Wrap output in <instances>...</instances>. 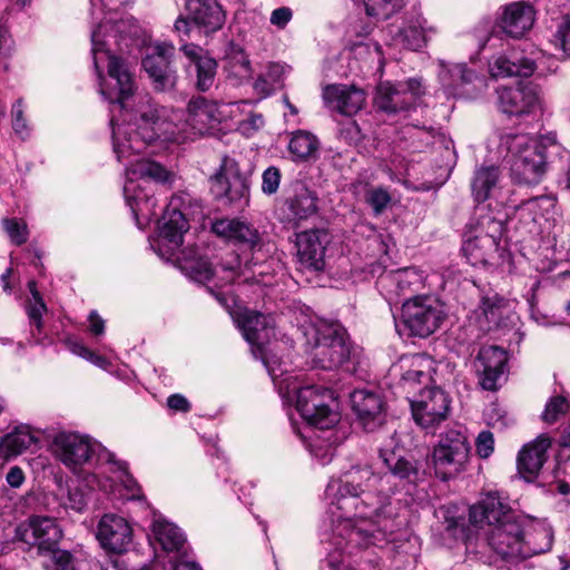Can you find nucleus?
I'll return each mask as SVG.
<instances>
[{
    "instance_id": "obj_12",
    "label": "nucleus",
    "mask_w": 570,
    "mask_h": 570,
    "mask_svg": "<svg viewBox=\"0 0 570 570\" xmlns=\"http://www.w3.org/2000/svg\"><path fill=\"white\" fill-rule=\"evenodd\" d=\"M334 401V392L330 389L304 386L297 392L296 409L308 424L330 430L338 422V413L331 409Z\"/></svg>"
},
{
    "instance_id": "obj_7",
    "label": "nucleus",
    "mask_w": 570,
    "mask_h": 570,
    "mask_svg": "<svg viewBox=\"0 0 570 570\" xmlns=\"http://www.w3.org/2000/svg\"><path fill=\"white\" fill-rule=\"evenodd\" d=\"M553 531L546 521H532L525 528L519 523L498 527L489 537V546L503 559L517 561L550 551Z\"/></svg>"
},
{
    "instance_id": "obj_2",
    "label": "nucleus",
    "mask_w": 570,
    "mask_h": 570,
    "mask_svg": "<svg viewBox=\"0 0 570 570\" xmlns=\"http://www.w3.org/2000/svg\"><path fill=\"white\" fill-rule=\"evenodd\" d=\"M387 476L375 475L368 468H353L340 478L330 480L326 498L330 500L331 513L336 522L334 533L341 538L336 544L352 553L354 548L370 544L381 546L394 541L397 523L386 514L387 495L373 501L370 492L377 483L381 492Z\"/></svg>"
},
{
    "instance_id": "obj_6",
    "label": "nucleus",
    "mask_w": 570,
    "mask_h": 570,
    "mask_svg": "<svg viewBox=\"0 0 570 570\" xmlns=\"http://www.w3.org/2000/svg\"><path fill=\"white\" fill-rule=\"evenodd\" d=\"M499 150L504 153L515 184L532 186L543 179L548 160L546 146L538 137L523 132L504 134L500 138Z\"/></svg>"
},
{
    "instance_id": "obj_8",
    "label": "nucleus",
    "mask_w": 570,
    "mask_h": 570,
    "mask_svg": "<svg viewBox=\"0 0 570 570\" xmlns=\"http://www.w3.org/2000/svg\"><path fill=\"white\" fill-rule=\"evenodd\" d=\"M302 332L312 346V362L323 370H334L350 357V344L345 331L325 320H309L302 325Z\"/></svg>"
},
{
    "instance_id": "obj_42",
    "label": "nucleus",
    "mask_w": 570,
    "mask_h": 570,
    "mask_svg": "<svg viewBox=\"0 0 570 570\" xmlns=\"http://www.w3.org/2000/svg\"><path fill=\"white\" fill-rule=\"evenodd\" d=\"M28 287L32 295V299L29 301V303L27 304V314L31 327V336L35 343H41L42 340L38 335H36V331L39 333L41 331L42 315L47 311V307L39 292L37 291L36 282H29Z\"/></svg>"
},
{
    "instance_id": "obj_10",
    "label": "nucleus",
    "mask_w": 570,
    "mask_h": 570,
    "mask_svg": "<svg viewBox=\"0 0 570 570\" xmlns=\"http://www.w3.org/2000/svg\"><path fill=\"white\" fill-rule=\"evenodd\" d=\"M470 444L462 429H450L440 435L432 453L435 475L443 481L458 476L466 469Z\"/></svg>"
},
{
    "instance_id": "obj_16",
    "label": "nucleus",
    "mask_w": 570,
    "mask_h": 570,
    "mask_svg": "<svg viewBox=\"0 0 570 570\" xmlns=\"http://www.w3.org/2000/svg\"><path fill=\"white\" fill-rule=\"evenodd\" d=\"M330 243L331 236L324 228H313L296 234L295 257L298 267L307 272L323 271Z\"/></svg>"
},
{
    "instance_id": "obj_51",
    "label": "nucleus",
    "mask_w": 570,
    "mask_h": 570,
    "mask_svg": "<svg viewBox=\"0 0 570 570\" xmlns=\"http://www.w3.org/2000/svg\"><path fill=\"white\" fill-rule=\"evenodd\" d=\"M88 499L86 493L79 488L69 489L65 507L76 512H81L87 507Z\"/></svg>"
},
{
    "instance_id": "obj_1",
    "label": "nucleus",
    "mask_w": 570,
    "mask_h": 570,
    "mask_svg": "<svg viewBox=\"0 0 570 570\" xmlns=\"http://www.w3.org/2000/svg\"><path fill=\"white\" fill-rule=\"evenodd\" d=\"M126 114L121 124H116L115 115L110 119L114 151L120 158L132 153L157 154L168 144L210 134L222 120L217 104L205 98L189 101L184 121L181 112L159 107L147 96H140L135 110Z\"/></svg>"
},
{
    "instance_id": "obj_50",
    "label": "nucleus",
    "mask_w": 570,
    "mask_h": 570,
    "mask_svg": "<svg viewBox=\"0 0 570 570\" xmlns=\"http://www.w3.org/2000/svg\"><path fill=\"white\" fill-rule=\"evenodd\" d=\"M51 559L50 564L46 567L51 570H76L75 561L72 556L66 550H59L58 548L55 551L50 552Z\"/></svg>"
},
{
    "instance_id": "obj_53",
    "label": "nucleus",
    "mask_w": 570,
    "mask_h": 570,
    "mask_svg": "<svg viewBox=\"0 0 570 570\" xmlns=\"http://www.w3.org/2000/svg\"><path fill=\"white\" fill-rule=\"evenodd\" d=\"M12 127L17 135L24 139L29 135V128L26 119L23 118L22 102L19 100L12 107Z\"/></svg>"
},
{
    "instance_id": "obj_33",
    "label": "nucleus",
    "mask_w": 570,
    "mask_h": 570,
    "mask_svg": "<svg viewBox=\"0 0 570 570\" xmlns=\"http://www.w3.org/2000/svg\"><path fill=\"white\" fill-rule=\"evenodd\" d=\"M534 19L535 13L531 6L514 2L504 9L500 27L508 36L521 38L533 27Z\"/></svg>"
},
{
    "instance_id": "obj_19",
    "label": "nucleus",
    "mask_w": 570,
    "mask_h": 570,
    "mask_svg": "<svg viewBox=\"0 0 570 570\" xmlns=\"http://www.w3.org/2000/svg\"><path fill=\"white\" fill-rule=\"evenodd\" d=\"M212 191L217 198H226L229 203L247 202L249 186L247 178L240 174L235 159L224 157L219 169L212 176Z\"/></svg>"
},
{
    "instance_id": "obj_45",
    "label": "nucleus",
    "mask_w": 570,
    "mask_h": 570,
    "mask_svg": "<svg viewBox=\"0 0 570 570\" xmlns=\"http://www.w3.org/2000/svg\"><path fill=\"white\" fill-rule=\"evenodd\" d=\"M400 41L409 49L417 50L426 42V33L421 24H410L399 33Z\"/></svg>"
},
{
    "instance_id": "obj_13",
    "label": "nucleus",
    "mask_w": 570,
    "mask_h": 570,
    "mask_svg": "<svg viewBox=\"0 0 570 570\" xmlns=\"http://www.w3.org/2000/svg\"><path fill=\"white\" fill-rule=\"evenodd\" d=\"M62 529L55 518L33 514L21 521L14 530V540L36 548L38 554H48L58 548Z\"/></svg>"
},
{
    "instance_id": "obj_29",
    "label": "nucleus",
    "mask_w": 570,
    "mask_h": 570,
    "mask_svg": "<svg viewBox=\"0 0 570 570\" xmlns=\"http://www.w3.org/2000/svg\"><path fill=\"white\" fill-rule=\"evenodd\" d=\"M433 360L425 354H413L401 358L400 367L403 371L401 384L404 390L415 392L419 385H428L432 381L434 371Z\"/></svg>"
},
{
    "instance_id": "obj_4",
    "label": "nucleus",
    "mask_w": 570,
    "mask_h": 570,
    "mask_svg": "<svg viewBox=\"0 0 570 570\" xmlns=\"http://www.w3.org/2000/svg\"><path fill=\"white\" fill-rule=\"evenodd\" d=\"M108 30L115 32L111 37L116 40L118 38L125 40L138 35V26L132 18L128 17L112 24L109 21L99 22L91 32L94 65L100 79L99 91L106 100L112 104V116L116 110L127 109L128 100L134 95L136 87L128 65L105 50L106 41L102 31Z\"/></svg>"
},
{
    "instance_id": "obj_36",
    "label": "nucleus",
    "mask_w": 570,
    "mask_h": 570,
    "mask_svg": "<svg viewBox=\"0 0 570 570\" xmlns=\"http://www.w3.org/2000/svg\"><path fill=\"white\" fill-rule=\"evenodd\" d=\"M37 441L29 426L21 425L0 441V459L8 461L28 450Z\"/></svg>"
},
{
    "instance_id": "obj_18",
    "label": "nucleus",
    "mask_w": 570,
    "mask_h": 570,
    "mask_svg": "<svg viewBox=\"0 0 570 570\" xmlns=\"http://www.w3.org/2000/svg\"><path fill=\"white\" fill-rule=\"evenodd\" d=\"M424 95V86L417 78L404 82H381L377 86L375 104L379 109L386 112H397L415 105Z\"/></svg>"
},
{
    "instance_id": "obj_54",
    "label": "nucleus",
    "mask_w": 570,
    "mask_h": 570,
    "mask_svg": "<svg viewBox=\"0 0 570 570\" xmlns=\"http://www.w3.org/2000/svg\"><path fill=\"white\" fill-rule=\"evenodd\" d=\"M560 49L570 56V16H567L563 22L559 26L554 36Z\"/></svg>"
},
{
    "instance_id": "obj_14",
    "label": "nucleus",
    "mask_w": 570,
    "mask_h": 570,
    "mask_svg": "<svg viewBox=\"0 0 570 570\" xmlns=\"http://www.w3.org/2000/svg\"><path fill=\"white\" fill-rule=\"evenodd\" d=\"M232 316L242 331L244 338L250 345L257 347L259 356L262 357L269 374L273 377L277 376L278 374L276 373L275 367L277 361L269 355V351L265 347V345L269 343L271 337L274 336L272 318L247 308H239L233 313Z\"/></svg>"
},
{
    "instance_id": "obj_38",
    "label": "nucleus",
    "mask_w": 570,
    "mask_h": 570,
    "mask_svg": "<svg viewBox=\"0 0 570 570\" xmlns=\"http://www.w3.org/2000/svg\"><path fill=\"white\" fill-rule=\"evenodd\" d=\"M535 63L529 58L510 59L505 56L497 57L489 67L490 73L493 78H505L512 76L529 77L533 73Z\"/></svg>"
},
{
    "instance_id": "obj_58",
    "label": "nucleus",
    "mask_w": 570,
    "mask_h": 570,
    "mask_svg": "<svg viewBox=\"0 0 570 570\" xmlns=\"http://www.w3.org/2000/svg\"><path fill=\"white\" fill-rule=\"evenodd\" d=\"M293 12L287 7L275 9L271 14V23L277 28H284L292 19Z\"/></svg>"
},
{
    "instance_id": "obj_34",
    "label": "nucleus",
    "mask_w": 570,
    "mask_h": 570,
    "mask_svg": "<svg viewBox=\"0 0 570 570\" xmlns=\"http://www.w3.org/2000/svg\"><path fill=\"white\" fill-rule=\"evenodd\" d=\"M181 50L196 67V88L200 91L209 90L215 83L217 61L193 43L184 45Z\"/></svg>"
},
{
    "instance_id": "obj_40",
    "label": "nucleus",
    "mask_w": 570,
    "mask_h": 570,
    "mask_svg": "<svg viewBox=\"0 0 570 570\" xmlns=\"http://www.w3.org/2000/svg\"><path fill=\"white\" fill-rule=\"evenodd\" d=\"M151 532L166 551H179L186 541L180 529L163 518L154 519Z\"/></svg>"
},
{
    "instance_id": "obj_3",
    "label": "nucleus",
    "mask_w": 570,
    "mask_h": 570,
    "mask_svg": "<svg viewBox=\"0 0 570 570\" xmlns=\"http://www.w3.org/2000/svg\"><path fill=\"white\" fill-rule=\"evenodd\" d=\"M188 229V223L180 210L167 209L157 235L150 239V246L159 257L173 261L178 268L191 281L215 286H223L244 277V282L255 281L254 275L247 276V267L236 272L234 265L224 264L219 268L213 267L203 249L199 247H185L179 250L183 244V235Z\"/></svg>"
},
{
    "instance_id": "obj_23",
    "label": "nucleus",
    "mask_w": 570,
    "mask_h": 570,
    "mask_svg": "<svg viewBox=\"0 0 570 570\" xmlns=\"http://www.w3.org/2000/svg\"><path fill=\"white\" fill-rule=\"evenodd\" d=\"M97 539L105 550L122 553L131 543L132 529L124 517L106 513L98 523Z\"/></svg>"
},
{
    "instance_id": "obj_32",
    "label": "nucleus",
    "mask_w": 570,
    "mask_h": 570,
    "mask_svg": "<svg viewBox=\"0 0 570 570\" xmlns=\"http://www.w3.org/2000/svg\"><path fill=\"white\" fill-rule=\"evenodd\" d=\"M510 313L509 303L498 294L482 297L473 312V318L482 332H489L503 324V318Z\"/></svg>"
},
{
    "instance_id": "obj_64",
    "label": "nucleus",
    "mask_w": 570,
    "mask_h": 570,
    "mask_svg": "<svg viewBox=\"0 0 570 570\" xmlns=\"http://www.w3.org/2000/svg\"><path fill=\"white\" fill-rule=\"evenodd\" d=\"M255 90L263 95H269L274 89V83L265 76L261 75L254 83Z\"/></svg>"
},
{
    "instance_id": "obj_62",
    "label": "nucleus",
    "mask_w": 570,
    "mask_h": 570,
    "mask_svg": "<svg viewBox=\"0 0 570 570\" xmlns=\"http://www.w3.org/2000/svg\"><path fill=\"white\" fill-rule=\"evenodd\" d=\"M394 0H363L368 16H379Z\"/></svg>"
},
{
    "instance_id": "obj_46",
    "label": "nucleus",
    "mask_w": 570,
    "mask_h": 570,
    "mask_svg": "<svg viewBox=\"0 0 570 570\" xmlns=\"http://www.w3.org/2000/svg\"><path fill=\"white\" fill-rule=\"evenodd\" d=\"M365 202L372 207L375 215H380L391 203V195L383 187H373L366 191Z\"/></svg>"
},
{
    "instance_id": "obj_63",
    "label": "nucleus",
    "mask_w": 570,
    "mask_h": 570,
    "mask_svg": "<svg viewBox=\"0 0 570 570\" xmlns=\"http://www.w3.org/2000/svg\"><path fill=\"white\" fill-rule=\"evenodd\" d=\"M66 344H67L68 348L70 350V352H72L73 354H76L85 360H87V357L91 356V351L77 340L68 338L66 341Z\"/></svg>"
},
{
    "instance_id": "obj_27",
    "label": "nucleus",
    "mask_w": 570,
    "mask_h": 570,
    "mask_svg": "<svg viewBox=\"0 0 570 570\" xmlns=\"http://www.w3.org/2000/svg\"><path fill=\"white\" fill-rule=\"evenodd\" d=\"M421 284V276L413 269L385 273L377 279V287L390 303L413 294Z\"/></svg>"
},
{
    "instance_id": "obj_43",
    "label": "nucleus",
    "mask_w": 570,
    "mask_h": 570,
    "mask_svg": "<svg viewBox=\"0 0 570 570\" xmlns=\"http://www.w3.org/2000/svg\"><path fill=\"white\" fill-rule=\"evenodd\" d=\"M226 71L229 78L239 82L249 80L253 75L250 61L247 55L239 48L232 49L227 56Z\"/></svg>"
},
{
    "instance_id": "obj_9",
    "label": "nucleus",
    "mask_w": 570,
    "mask_h": 570,
    "mask_svg": "<svg viewBox=\"0 0 570 570\" xmlns=\"http://www.w3.org/2000/svg\"><path fill=\"white\" fill-rule=\"evenodd\" d=\"M49 451L73 473H79L94 458L97 464L111 461V453L100 443L73 431H58L50 435Z\"/></svg>"
},
{
    "instance_id": "obj_57",
    "label": "nucleus",
    "mask_w": 570,
    "mask_h": 570,
    "mask_svg": "<svg viewBox=\"0 0 570 570\" xmlns=\"http://www.w3.org/2000/svg\"><path fill=\"white\" fill-rule=\"evenodd\" d=\"M543 205H549V206L552 205L551 199L548 197H544V196L531 198V199L523 202L520 205L519 209L521 212H527L529 214H533L534 215L533 219H535L538 209L541 208Z\"/></svg>"
},
{
    "instance_id": "obj_20",
    "label": "nucleus",
    "mask_w": 570,
    "mask_h": 570,
    "mask_svg": "<svg viewBox=\"0 0 570 570\" xmlns=\"http://www.w3.org/2000/svg\"><path fill=\"white\" fill-rule=\"evenodd\" d=\"M449 404V399L441 389H423L411 400L413 419L424 429L434 428L446 419Z\"/></svg>"
},
{
    "instance_id": "obj_15",
    "label": "nucleus",
    "mask_w": 570,
    "mask_h": 570,
    "mask_svg": "<svg viewBox=\"0 0 570 570\" xmlns=\"http://www.w3.org/2000/svg\"><path fill=\"white\" fill-rule=\"evenodd\" d=\"M501 230L499 220L487 217L466 232L462 250L472 265H485L495 257Z\"/></svg>"
},
{
    "instance_id": "obj_41",
    "label": "nucleus",
    "mask_w": 570,
    "mask_h": 570,
    "mask_svg": "<svg viewBox=\"0 0 570 570\" xmlns=\"http://www.w3.org/2000/svg\"><path fill=\"white\" fill-rule=\"evenodd\" d=\"M499 181V168L482 167L475 171L472 180V194L478 203L487 200L495 191Z\"/></svg>"
},
{
    "instance_id": "obj_52",
    "label": "nucleus",
    "mask_w": 570,
    "mask_h": 570,
    "mask_svg": "<svg viewBox=\"0 0 570 570\" xmlns=\"http://www.w3.org/2000/svg\"><path fill=\"white\" fill-rule=\"evenodd\" d=\"M475 448L480 458H489L494 450L493 434L489 431H482L476 438Z\"/></svg>"
},
{
    "instance_id": "obj_11",
    "label": "nucleus",
    "mask_w": 570,
    "mask_h": 570,
    "mask_svg": "<svg viewBox=\"0 0 570 570\" xmlns=\"http://www.w3.org/2000/svg\"><path fill=\"white\" fill-rule=\"evenodd\" d=\"M445 318L442 303L433 296L419 295L402 305V322L411 335L428 337Z\"/></svg>"
},
{
    "instance_id": "obj_22",
    "label": "nucleus",
    "mask_w": 570,
    "mask_h": 570,
    "mask_svg": "<svg viewBox=\"0 0 570 570\" xmlns=\"http://www.w3.org/2000/svg\"><path fill=\"white\" fill-rule=\"evenodd\" d=\"M470 521L478 527L492 525L493 529L488 538L498 527L517 523L513 521V512L509 503L497 492L487 493L478 504L471 507Z\"/></svg>"
},
{
    "instance_id": "obj_26",
    "label": "nucleus",
    "mask_w": 570,
    "mask_h": 570,
    "mask_svg": "<svg viewBox=\"0 0 570 570\" xmlns=\"http://www.w3.org/2000/svg\"><path fill=\"white\" fill-rule=\"evenodd\" d=\"M507 364L505 351L490 345L480 348L476 357V371L484 390L494 391L501 380Z\"/></svg>"
},
{
    "instance_id": "obj_59",
    "label": "nucleus",
    "mask_w": 570,
    "mask_h": 570,
    "mask_svg": "<svg viewBox=\"0 0 570 570\" xmlns=\"http://www.w3.org/2000/svg\"><path fill=\"white\" fill-rule=\"evenodd\" d=\"M83 482L90 489H101L109 491L112 489V484L109 479L101 480L97 473H87L83 478Z\"/></svg>"
},
{
    "instance_id": "obj_30",
    "label": "nucleus",
    "mask_w": 570,
    "mask_h": 570,
    "mask_svg": "<svg viewBox=\"0 0 570 570\" xmlns=\"http://www.w3.org/2000/svg\"><path fill=\"white\" fill-rule=\"evenodd\" d=\"M352 409L366 430H373L384 420V401L379 393L356 390L351 394Z\"/></svg>"
},
{
    "instance_id": "obj_35",
    "label": "nucleus",
    "mask_w": 570,
    "mask_h": 570,
    "mask_svg": "<svg viewBox=\"0 0 570 570\" xmlns=\"http://www.w3.org/2000/svg\"><path fill=\"white\" fill-rule=\"evenodd\" d=\"M286 206L291 219L304 220L316 214L317 196L304 184L296 183L293 186V195L286 200Z\"/></svg>"
},
{
    "instance_id": "obj_61",
    "label": "nucleus",
    "mask_w": 570,
    "mask_h": 570,
    "mask_svg": "<svg viewBox=\"0 0 570 570\" xmlns=\"http://www.w3.org/2000/svg\"><path fill=\"white\" fill-rule=\"evenodd\" d=\"M167 405L169 409L179 412H188L190 410V403L181 394H173L167 399Z\"/></svg>"
},
{
    "instance_id": "obj_48",
    "label": "nucleus",
    "mask_w": 570,
    "mask_h": 570,
    "mask_svg": "<svg viewBox=\"0 0 570 570\" xmlns=\"http://www.w3.org/2000/svg\"><path fill=\"white\" fill-rule=\"evenodd\" d=\"M105 463L110 465V471L117 470L120 473V481L124 483L125 488L131 492V498H136L135 491H139V487L134 478L128 473L127 464L125 462L116 461L112 453L111 461H105L102 464Z\"/></svg>"
},
{
    "instance_id": "obj_37",
    "label": "nucleus",
    "mask_w": 570,
    "mask_h": 570,
    "mask_svg": "<svg viewBox=\"0 0 570 570\" xmlns=\"http://www.w3.org/2000/svg\"><path fill=\"white\" fill-rule=\"evenodd\" d=\"M287 148L293 161L305 163L317 157L320 140L311 131L298 129L291 134Z\"/></svg>"
},
{
    "instance_id": "obj_44",
    "label": "nucleus",
    "mask_w": 570,
    "mask_h": 570,
    "mask_svg": "<svg viewBox=\"0 0 570 570\" xmlns=\"http://www.w3.org/2000/svg\"><path fill=\"white\" fill-rule=\"evenodd\" d=\"M570 411V402L569 400L563 395H554L551 396L541 414V419L546 423H554L557 422L561 416L566 415Z\"/></svg>"
},
{
    "instance_id": "obj_21",
    "label": "nucleus",
    "mask_w": 570,
    "mask_h": 570,
    "mask_svg": "<svg viewBox=\"0 0 570 570\" xmlns=\"http://www.w3.org/2000/svg\"><path fill=\"white\" fill-rule=\"evenodd\" d=\"M175 47L170 43H156L142 60L145 71L153 79L157 90H168L176 83V71L171 67Z\"/></svg>"
},
{
    "instance_id": "obj_49",
    "label": "nucleus",
    "mask_w": 570,
    "mask_h": 570,
    "mask_svg": "<svg viewBox=\"0 0 570 570\" xmlns=\"http://www.w3.org/2000/svg\"><path fill=\"white\" fill-rule=\"evenodd\" d=\"M281 178V170L277 167L266 168L262 175V191L265 195H274L278 190Z\"/></svg>"
},
{
    "instance_id": "obj_17",
    "label": "nucleus",
    "mask_w": 570,
    "mask_h": 570,
    "mask_svg": "<svg viewBox=\"0 0 570 570\" xmlns=\"http://www.w3.org/2000/svg\"><path fill=\"white\" fill-rule=\"evenodd\" d=\"M499 109L509 116L534 114L542 107L541 89L532 82H519L515 87L498 89Z\"/></svg>"
},
{
    "instance_id": "obj_31",
    "label": "nucleus",
    "mask_w": 570,
    "mask_h": 570,
    "mask_svg": "<svg viewBox=\"0 0 570 570\" xmlns=\"http://www.w3.org/2000/svg\"><path fill=\"white\" fill-rule=\"evenodd\" d=\"M212 230L219 237L225 238L236 245L255 248L261 244V234L258 229L247 222L237 218L217 219L212 225Z\"/></svg>"
},
{
    "instance_id": "obj_56",
    "label": "nucleus",
    "mask_w": 570,
    "mask_h": 570,
    "mask_svg": "<svg viewBox=\"0 0 570 570\" xmlns=\"http://www.w3.org/2000/svg\"><path fill=\"white\" fill-rule=\"evenodd\" d=\"M264 125V118L262 115L253 114L239 124V130L250 136L254 131L258 130Z\"/></svg>"
},
{
    "instance_id": "obj_39",
    "label": "nucleus",
    "mask_w": 570,
    "mask_h": 570,
    "mask_svg": "<svg viewBox=\"0 0 570 570\" xmlns=\"http://www.w3.org/2000/svg\"><path fill=\"white\" fill-rule=\"evenodd\" d=\"M380 456L391 472V475H386L387 479H385L384 482L389 483L391 476L399 478L400 480H405L411 483L419 479V468L414 461L403 456H397L394 452L385 450L380 451Z\"/></svg>"
},
{
    "instance_id": "obj_47",
    "label": "nucleus",
    "mask_w": 570,
    "mask_h": 570,
    "mask_svg": "<svg viewBox=\"0 0 570 570\" xmlns=\"http://www.w3.org/2000/svg\"><path fill=\"white\" fill-rule=\"evenodd\" d=\"M2 224L13 244L21 245L28 240V228L24 222L17 218H6Z\"/></svg>"
},
{
    "instance_id": "obj_60",
    "label": "nucleus",
    "mask_w": 570,
    "mask_h": 570,
    "mask_svg": "<svg viewBox=\"0 0 570 570\" xmlns=\"http://www.w3.org/2000/svg\"><path fill=\"white\" fill-rule=\"evenodd\" d=\"M24 473L21 468L14 465L11 466L6 475L7 483L14 489L20 488L24 482Z\"/></svg>"
},
{
    "instance_id": "obj_28",
    "label": "nucleus",
    "mask_w": 570,
    "mask_h": 570,
    "mask_svg": "<svg viewBox=\"0 0 570 570\" xmlns=\"http://www.w3.org/2000/svg\"><path fill=\"white\" fill-rule=\"evenodd\" d=\"M325 104L345 116L358 112L365 104V92L354 86L331 85L323 91Z\"/></svg>"
},
{
    "instance_id": "obj_5",
    "label": "nucleus",
    "mask_w": 570,
    "mask_h": 570,
    "mask_svg": "<svg viewBox=\"0 0 570 570\" xmlns=\"http://www.w3.org/2000/svg\"><path fill=\"white\" fill-rule=\"evenodd\" d=\"M142 154L132 153L121 158L116 154L117 159L125 165L127 179L124 195L139 227L157 216V202L148 194L149 179L165 181L168 178V171L161 165L141 157Z\"/></svg>"
},
{
    "instance_id": "obj_25",
    "label": "nucleus",
    "mask_w": 570,
    "mask_h": 570,
    "mask_svg": "<svg viewBox=\"0 0 570 570\" xmlns=\"http://www.w3.org/2000/svg\"><path fill=\"white\" fill-rule=\"evenodd\" d=\"M552 439L543 433L524 444L519 451L517 466L519 474L527 481H533L548 459Z\"/></svg>"
},
{
    "instance_id": "obj_55",
    "label": "nucleus",
    "mask_w": 570,
    "mask_h": 570,
    "mask_svg": "<svg viewBox=\"0 0 570 570\" xmlns=\"http://www.w3.org/2000/svg\"><path fill=\"white\" fill-rule=\"evenodd\" d=\"M488 424L492 426L503 428L509 424L510 419L505 412L497 404H492L485 412Z\"/></svg>"
},
{
    "instance_id": "obj_24",
    "label": "nucleus",
    "mask_w": 570,
    "mask_h": 570,
    "mask_svg": "<svg viewBox=\"0 0 570 570\" xmlns=\"http://www.w3.org/2000/svg\"><path fill=\"white\" fill-rule=\"evenodd\" d=\"M185 9L191 23L206 36L225 24L226 12L217 0H186Z\"/></svg>"
}]
</instances>
